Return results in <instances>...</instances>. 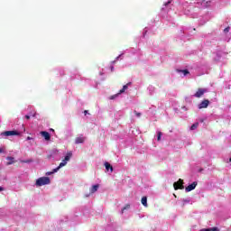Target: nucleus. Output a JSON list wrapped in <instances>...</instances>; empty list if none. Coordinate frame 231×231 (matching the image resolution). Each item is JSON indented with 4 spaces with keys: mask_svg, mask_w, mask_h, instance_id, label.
Segmentation results:
<instances>
[{
    "mask_svg": "<svg viewBox=\"0 0 231 231\" xmlns=\"http://www.w3.org/2000/svg\"><path fill=\"white\" fill-rule=\"evenodd\" d=\"M71 156H73V153L71 152H67V155L65 156L64 160L60 163V165L54 169V172H57L61 167H65L67 165L68 162L71 160Z\"/></svg>",
    "mask_w": 231,
    "mask_h": 231,
    "instance_id": "f257e3e1",
    "label": "nucleus"
},
{
    "mask_svg": "<svg viewBox=\"0 0 231 231\" xmlns=\"http://www.w3.org/2000/svg\"><path fill=\"white\" fill-rule=\"evenodd\" d=\"M51 181L50 180V177H41L36 180V187H42L44 185H50Z\"/></svg>",
    "mask_w": 231,
    "mask_h": 231,
    "instance_id": "f03ea898",
    "label": "nucleus"
},
{
    "mask_svg": "<svg viewBox=\"0 0 231 231\" xmlns=\"http://www.w3.org/2000/svg\"><path fill=\"white\" fill-rule=\"evenodd\" d=\"M173 187L175 190H183V189H185L183 186V180L180 179L177 182H174Z\"/></svg>",
    "mask_w": 231,
    "mask_h": 231,
    "instance_id": "7ed1b4c3",
    "label": "nucleus"
},
{
    "mask_svg": "<svg viewBox=\"0 0 231 231\" xmlns=\"http://www.w3.org/2000/svg\"><path fill=\"white\" fill-rule=\"evenodd\" d=\"M205 93H207V88H198L197 92L193 95V97H195V98H201V97H203Z\"/></svg>",
    "mask_w": 231,
    "mask_h": 231,
    "instance_id": "20e7f679",
    "label": "nucleus"
},
{
    "mask_svg": "<svg viewBox=\"0 0 231 231\" xmlns=\"http://www.w3.org/2000/svg\"><path fill=\"white\" fill-rule=\"evenodd\" d=\"M210 105V101L208 99H204L199 106V109H207Z\"/></svg>",
    "mask_w": 231,
    "mask_h": 231,
    "instance_id": "39448f33",
    "label": "nucleus"
},
{
    "mask_svg": "<svg viewBox=\"0 0 231 231\" xmlns=\"http://www.w3.org/2000/svg\"><path fill=\"white\" fill-rule=\"evenodd\" d=\"M4 136H19L17 130L5 131L3 133Z\"/></svg>",
    "mask_w": 231,
    "mask_h": 231,
    "instance_id": "423d86ee",
    "label": "nucleus"
},
{
    "mask_svg": "<svg viewBox=\"0 0 231 231\" xmlns=\"http://www.w3.org/2000/svg\"><path fill=\"white\" fill-rule=\"evenodd\" d=\"M196 187H198V182L194 181L191 184H189L188 187L185 188L186 192H190L192 190H194V189H196Z\"/></svg>",
    "mask_w": 231,
    "mask_h": 231,
    "instance_id": "0eeeda50",
    "label": "nucleus"
},
{
    "mask_svg": "<svg viewBox=\"0 0 231 231\" xmlns=\"http://www.w3.org/2000/svg\"><path fill=\"white\" fill-rule=\"evenodd\" d=\"M41 135L45 138V140L47 142H50V140H51V135H50V133L46 132V131H42L41 132Z\"/></svg>",
    "mask_w": 231,
    "mask_h": 231,
    "instance_id": "6e6552de",
    "label": "nucleus"
},
{
    "mask_svg": "<svg viewBox=\"0 0 231 231\" xmlns=\"http://www.w3.org/2000/svg\"><path fill=\"white\" fill-rule=\"evenodd\" d=\"M84 142H86V137L84 136L77 137L75 139L76 145H79V143H84Z\"/></svg>",
    "mask_w": 231,
    "mask_h": 231,
    "instance_id": "1a4fd4ad",
    "label": "nucleus"
},
{
    "mask_svg": "<svg viewBox=\"0 0 231 231\" xmlns=\"http://www.w3.org/2000/svg\"><path fill=\"white\" fill-rule=\"evenodd\" d=\"M177 73H183V75H184V77H187V75H189V69H177Z\"/></svg>",
    "mask_w": 231,
    "mask_h": 231,
    "instance_id": "9d476101",
    "label": "nucleus"
},
{
    "mask_svg": "<svg viewBox=\"0 0 231 231\" xmlns=\"http://www.w3.org/2000/svg\"><path fill=\"white\" fill-rule=\"evenodd\" d=\"M100 185L96 184L94 186H92V188L90 189V194H95V192H97V190H98Z\"/></svg>",
    "mask_w": 231,
    "mask_h": 231,
    "instance_id": "9b49d317",
    "label": "nucleus"
},
{
    "mask_svg": "<svg viewBox=\"0 0 231 231\" xmlns=\"http://www.w3.org/2000/svg\"><path fill=\"white\" fill-rule=\"evenodd\" d=\"M105 167L106 171H110V172H113V166L109 162H105Z\"/></svg>",
    "mask_w": 231,
    "mask_h": 231,
    "instance_id": "f8f14e48",
    "label": "nucleus"
},
{
    "mask_svg": "<svg viewBox=\"0 0 231 231\" xmlns=\"http://www.w3.org/2000/svg\"><path fill=\"white\" fill-rule=\"evenodd\" d=\"M6 160H8L9 162H7V165H12L13 163H15L14 162V157H7Z\"/></svg>",
    "mask_w": 231,
    "mask_h": 231,
    "instance_id": "ddd939ff",
    "label": "nucleus"
},
{
    "mask_svg": "<svg viewBox=\"0 0 231 231\" xmlns=\"http://www.w3.org/2000/svg\"><path fill=\"white\" fill-rule=\"evenodd\" d=\"M199 126V123H194L191 126H190V130L194 131L195 129H198V127Z\"/></svg>",
    "mask_w": 231,
    "mask_h": 231,
    "instance_id": "4468645a",
    "label": "nucleus"
},
{
    "mask_svg": "<svg viewBox=\"0 0 231 231\" xmlns=\"http://www.w3.org/2000/svg\"><path fill=\"white\" fill-rule=\"evenodd\" d=\"M141 202L143 207H147V197H143Z\"/></svg>",
    "mask_w": 231,
    "mask_h": 231,
    "instance_id": "2eb2a0df",
    "label": "nucleus"
},
{
    "mask_svg": "<svg viewBox=\"0 0 231 231\" xmlns=\"http://www.w3.org/2000/svg\"><path fill=\"white\" fill-rule=\"evenodd\" d=\"M129 208H131V205H129V204H126L124 208H123V209H122V214H124V212H125V210H129Z\"/></svg>",
    "mask_w": 231,
    "mask_h": 231,
    "instance_id": "dca6fc26",
    "label": "nucleus"
},
{
    "mask_svg": "<svg viewBox=\"0 0 231 231\" xmlns=\"http://www.w3.org/2000/svg\"><path fill=\"white\" fill-rule=\"evenodd\" d=\"M162 132H158L157 134V141L160 142V140H162Z\"/></svg>",
    "mask_w": 231,
    "mask_h": 231,
    "instance_id": "f3484780",
    "label": "nucleus"
},
{
    "mask_svg": "<svg viewBox=\"0 0 231 231\" xmlns=\"http://www.w3.org/2000/svg\"><path fill=\"white\" fill-rule=\"evenodd\" d=\"M129 86H131V82L127 83L126 85H125L123 87V89L125 91L126 89H128Z\"/></svg>",
    "mask_w": 231,
    "mask_h": 231,
    "instance_id": "a211bd4d",
    "label": "nucleus"
},
{
    "mask_svg": "<svg viewBox=\"0 0 231 231\" xmlns=\"http://www.w3.org/2000/svg\"><path fill=\"white\" fill-rule=\"evenodd\" d=\"M134 113L135 116H137L138 118H140V116H142V113L137 112L136 110H134Z\"/></svg>",
    "mask_w": 231,
    "mask_h": 231,
    "instance_id": "6ab92c4d",
    "label": "nucleus"
},
{
    "mask_svg": "<svg viewBox=\"0 0 231 231\" xmlns=\"http://www.w3.org/2000/svg\"><path fill=\"white\" fill-rule=\"evenodd\" d=\"M55 172H57V171H55V169H54L52 171L47 172L46 176H51V174H55Z\"/></svg>",
    "mask_w": 231,
    "mask_h": 231,
    "instance_id": "aec40b11",
    "label": "nucleus"
},
{
    "mask_svg": "<svg viewBox=\"0 0 231 231\" xmlns=\"http://www.w3.org/2000/svg\"><path fill=\"white\" fill-rule=\"evenodd\" d=\"M228 32H230V27H226V29H224L225 33H228Z\"/></svg>",
    "mask_w": 231,
    "mask_h": 231,
    "instance_id": "412c9836",
    "label": "nucleus"
},
{
    "mask_svg": "<svg viewBox=\"0 0 231 231\" xmlns=\"http://www.w3.org/2000/svg\"><path fill=\"white\" fill-rule=\"evenodd\" d=\"M122 93H125V90L124 88L119 90L118 95H122Z\"/></svg>",
    "mask_w": 231,
    "mask_h": 231,
    "instance_id": "4be33fe9",
    "label": "nucleus"
},
{
    "mask_svg": "<svg viewBox=\"0 0 231 231\" xmlns=\"http://www.w3.org/2000/svg\"><path fill=\"white\" fill-rule=\"evenodd\" d=\"M116 97H118V95H114L110 97V100H115V98H116Z\"/></svg>",
    "mask_w": 231,
    "mask_h": 231,
    "instance_id": "5701e85b",
    "label": "nucleus"
},
{
    "mask_svg": "<svg viewBox=\"0 0 231 231\" xmlns=\"http://www.w3.org/2000/svg\"><path fill=\"white\" fill-rule=\"evenodd\" d=\"M22 163H30V161H22Z\"/></svg>",
    "mask_w": 231,
    "mask_h": 231,
    "instance_id": "b1692460",
    "label": "nucleus"
},
{
    "mask_svg": "<svg viewBox=\"0 0 231 231\" xmlns=\"http://www.w3.org/2000/svg\"><path fill=\"white\" fill-rule=\"evenodd\" d=\"M26 120H30V116H25Z\"/></svg>",
    "mask_w": 231,
    "mask_h": 231,
    "instance_id": "393cba45",
    "label": "nucleus"
},
{
    "mask_svg": "<svg viewBox=\"0 0 231 231\" xmlns=\"http://www.w3.org/2000/svg\"><path fill=\"white\" fill-rule=\"evenodd\" d=\"M207 3V5H208V3H210V1L208 2V1H207V0H203V3Z\"/></svg>",
    "mask_w": 231,
    "mask_h": 231,
    "instance_id": "a878e982",
    "label": "nucleus"
},
{
    "mask_svg": "<svg viewBox=\"0 0 231 231\" xmlns=\"http://www.w3.org/2000/svg\"><path fill=\"white\" fill-rule=\"evenodd\" d=\"M167 5H171V1H168V2L165 4V6H167Z\"/></svg>",
    "mask_w": 231,
    "mask_h": 231,
    "instance_id": "bb28decb",
    "label": "nucleus"
},
{
    "mask_svg": "<svg viewBox=\"0 0 231 231\" xmlns=\"http://www.w3.org/2000/svg\"><path fill=\"white\" fill-rule=\"evenodd\" d=\"M35 115H36V113H33L32 115H31V116H32L33 118H35Z\"/></svg>",
    "mask_w": 231,
    "mask_h": 231,
    "instance_id": "cd10ccee",
    "label": "nucleus"
},
{
    "mask_svg": "<svg viewBox=\"0 0 231 231\" xmlns=\"http://www.w3.org/2000/svg\"><path fill=\"white\" fill-rule=\"evenodd\" d=\"M84 115H88V110H85V111H84Z\"/></svg>",
    "mask_w": 231,
    "mask_h": 231,
    "instance_id": "c85d7f7f",
    "label": "nucleus"
},
{
    "mask_svg": "<svg viewBox=\"0 0 231 231\" xmlns=\"http://www.w3.org/2000/svg\"><path fill=\"white\" fill-rule=\"evenodd\" d=\"M2 190H3V187L0 186V192H2Z\"/></svg>",
    "mask_w": 231,
    "mask_h": 231,
    "instance_id": "c756f323",
    "label": "nucleus"
},
{
    "mask_svg": "<svg viewBox=\"0 0 231 231\" xmlns=\"http://www.w3.org/2000/svg\"><path fill=\"white\" fill-rule=\"evenodd\" d=\"M3 152V148H0V153Z\"/></svg>",
    "mask_w": 231,
    "mask_h": 231,
    "instance_id": "7c9ffc66",
    "label": "nucleus"
},
{
    "mask_svg": "<svg viewBox=\"0 0 231 231\" xmlns=\"http://www.w3.org/2000/svg\"><path fill=\"white\" fill-rule=\"evenodd\" d=\"M27 140H32V137H27Z\"/></svg>",
    "mask_w": 231,
    "mask_h": 231,
    "instance_id": "2f4dec72",
    "label": "nucleus"
},
{
    "mask_svg": "<svg viewBox=\"0 0 231 231\" xmlns=\"http://www.w3.org/2000/svg\"><path fill=\"white\" fill-rule=\"evenodd\" d=\"M85 198H89V195H85Z\"/></svg>",
    "mask_w": 231,
    "mask_h": 231,
    "instance_id": "473e14b6",
    "label": "nucleus"
},
{
    "mask_svg": "<svg viewBox=\"0 0 231 231\" xmlns=\"http://www.w3.org/2000/svg\"><path fill=\"white\" fill-rule=\"evenodd\" d=\"M185 201V203H189V200H184Z\"/></svg>",
    "mask_w": 231,
    "mask_h": 231,
    "instance_id": "72a5a7b5",
    "label": "nucleus"
},
{
    "mask_svg": "<svg viewBox=\"0 0 231 231\" xmlns=\"http://www.w3.org/2000/svg\"><path fill=\"white\" fill-rule=\"evenodd\" d=\"M229 162H231V157H230V159H229Z\"/></svg>",
    "mask_w": 231,
    "mask_h": 231,
    "instance_id": "f704fd0d",
    "label": "nucleus"
},
{
    "mask_svg": "<svg viewBox=\"0 0 231 231\" xmlns=\"http://www.w3.org/2000/svg\"><path fill=\"white\" fill-rule=\"evenodd\" d=\"M51 131H53V129H51Z\"/></svg>",
    "mask_w": 231,
    "mask_h": 231,
    "instance_id": "c9c22d12",
    "label": "nucleus"
}]
</instances>
